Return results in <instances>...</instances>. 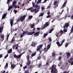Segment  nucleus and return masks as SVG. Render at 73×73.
<instances>
[{
  "label": "nucleus",
  "instance_id": "nucleus-1",
  "mask_svg": "<svg viewBox=\"0 0 73 73\" xmlns=\"http://www.w3.org/2000/svg\"><path fill=\"white\" fill-rule=\"evenodd\" d=\"M16 3H17V1H14L12 5H11L9 7L8 10L9 11V10H11L13 8H14L15 9H16L17 8V5H16Z\"/></svg>",
  "mask_w": 73,
  "mask_h": 73
},
{
  "label": "nucleus",
  "instance_id": "nucleus-2",
  "mask_svg": "<svg viewBox=\"0 0 73 73\" xmlns=\"http://www.w3.org/2000/svg\"><path fill=\"white\" fill-rule=\"evenodd\" d=\"M51 73H57L58 72V71L57 69H56V66L54 64L52 65L51 67Z\"/></svg>",
  "mask_w": 73,
  "mask_h": 73
},
{
  "label": "nucleus",
  "instance_id": "nucleus-3",
  "mask_svg": "<svg viewBox=\"0 0 73 73\" xmlns=\"http://www.w3.org/2000/svg\"><path fill=\"white\" fill-rule=\"evenodd\" d=\"M43 46V45H42V44L39 45L37 46L36 48V51H37V52H38V51L39 50L40 52V54H41L42 51V50H40V49H41V48Z\"/></svg>",
  "mask_w": 73,
  "mask_h": 73
},
{
  "label": "nucleus",
  "instance_id": "nucleus-4",
  "mask_svg": "<svg viewBox=\"0 0 73 73\" xmlns=\"http://www.w3.org/2000/svg\"><path fill=\"white\" fill-rule=\"evenodd\" d=\"M26 16H27V15H24L23 16L21 17L20 18H18L17 19V22H19L20 21H21V22H22L25 19Z\"/></svg>",
  "mask_w": 73,
  "mask_h": 73
},
{
  "label": "nucleus",
  "instance_id": "nucleus-5",
  "mask_svg": "<svg viewBox=\"0 0 73 73\" xmlns=\"http://www.w3.org/2000/svg\"><path fill=\"white\" fill-rule=\"evenodd\" d=\"M37 8L31 10V12H35V11H36V10H38L40 9V6H38L37 7Z\"/></svg>",
  "mask_w": 73,
  "mask_h": 73
},
{
  "label": "nucleus",
  "instance_id": "nucleus-6",
  "mask_svg": "<svg viewBox=\"0 0 73 73\" xmlns=\"http://www.w3.org/2000/svg\"><path fill=\"white\" fill-rule=\"evenodd\" d=\"M22 55V54H21L19 55H16V54H15L14 55V58H20L21 57V56Z\"/></svg>",
  "mask_w": 73,
  "mask_h": 73
},
{
  "label": "nucleus",
  "instance_id": "nucleus-7",
  "mask_svg": "<svg viewBox=\"0 0 73 73\" xmlns=\"http://www.w3.org/2000/svg\"><path fill=\"white\" fill-rule=\"evenodd\" d=\"M58 2L57 1H54V5H56L54 7V8H56V7H58V4L57 5H56L57 4H58Z\"/></svg>",
  "mask_w": 73,
  "mask_h": 73
},
{
  "label": "nucleus",
  "instance_id": "nucleus-8",
  "mask_svg": "<svg viewBox=\"0 0 73 73\" xmlns=\"http://www.w3.org/2000/svg\"><path fill=\"white\" fill-rule=\"evenodd\" d=\"M66 54L67 56V58H69L70 57V53H69V52H66Z\"/></svg>",
  "mask_w": 73,
  "mask_h": 73
},
{
  "label": "nucleus",
  "instance_id": "nucleus-9",
  "mask_svg": "<svg viewBox=\"0 0 73 73\" xmlns=\"http://www.w3.org/2000/svg\"><path fill=\"white\" fill-rule=\"evenodd\" d=\"M33 4V7H35V8H37L38 7H40V6H38V5H37V4H35V3L34 2H33L32 3Z\"/></svg>",
  "mask_w": 73,
  "mask_h": 73
},
{
  "label": "nucleus",
  "instance_id": "nucleus-10",
  "mask_svg": "<svg viewBox=\"0 0 73 73\" xmlns=\"http://www.w3.org/2000/svg\"><path fill=\"white\" fill-rule=\"evenodd\" d=\"M34 33H35V31H33L32 32H29L27 33V35H33Z\"/></svg>",
  "mask_w": 73,
  "mask_h": 73
},
{
  "label": "nucleus",
  "instance_id": "nucleus-11",
  "mask_svg": "<svg viewBox=\"0 0 73 73\" xmlns=\"http://www.w3.org/2000/svg\"><path fill=\"white\" fill-rule=\"evenodd\" d=\"M14 20V19H12L10 21V24H11V27H12V25H13V24Z\"/></svg>",
  "mask_w": 73,
  "mask_h": 73
},
{
  "label": "nucleus",
  "instance_id": "nucleus-12",
  "mask_svg": "<svg viewBox=\"0 0 73 73\" xmlns=\"http://www.w3.org/2000/svg\"><path fill=\"white\" fill-rule=\"evenodd\" d=\"M65 26H64L63 27V28L64 29H65V27H66V28H68V27H69V23H66L65 24Z\"/></svg>",
  "mask_w": 73,
  "mask_h": 73
},
{
  "label": "nucleus",
  "instance_id": "nucleus-13",
  "mask_svg": "<svg viewBox=\"0 0 73 73\" xmlns=\"http://www.w3.org/2000/svg\"><path fill=\"white\" fill-rule=\"evenodd\" d=\"M36 53H37V51H35V52L32 53L31 55V57H34L36 54Z\"/></svg>",
  "mask_w": 73,
  "mask_h": 73
},
{
  "label": "nucleus",
  "instance_id": "nucleus-14",
  "mask_svg": "<svg viewBox=\"0 0 73 73\" xmlns=\"http://www.w3.org/2000/svg\"><path fill=\"white\" fill-rule=\"evenodd\" d=\"M7 14L5 13L4 14L2 17V19H4L5 18V17L7 16Z\"/></svg>",
  "mask_w": 73,
  "mask_h": 73
},
{
  "label": "nucleus",
  "instance_id": "nucleus-15",
  "mask_svg": "<svg viewBox=\"0 0 73 73\" xmlns=\"http://www.w3.org/2000/svg\"><path fill=\"white\" fill-rule=\"evenodd\" d=\"M16 66V65L15 64H13L11 66V69H12V70Z\"/></svg>",
  "mask_w": 73,
  "mask_h": 73
},
{
  "label": "nucleus",
  "instance_id": "nucleus-16",
  "mask_svg": "<svg viewBox=\"0 0 73 73\" xmlns=\"http://www.w3.org/2000/svg\"><path fill=\"white\" fill-rule=\"evenodd\" d=\"M39 34H40V32H37L34 34V36L36 35V36H38L39 35Z\"/></svg>",
  "mask_w": 73,
  "mask_h": 73
},
{
  "label": "nucleus",
  "instance_id": "nucleus-17",
  "mask_svg": "<svg viewBox=\"0 0 73 73\" xmlns=\"http://www.w3.org/2000/svg\"><path fill=\"white\" fill-rule=\"evenodd\" d=\"M56 53H55L54 52H53L52 53V57H53V58H55L56 57Z\"/></svg>",
  "mask_w": 73,
  "mask_h": 73
},
{
  "label": "nucleus",
  "instance_id": "nucleus-18",
  "mask_svg": "<svg viewBox=\"0 0 73 73\" xmlns=\"http://www.w3.org/2000/svg\"><path fill=\"white\" fill-rule=\"evenodd\" d=\"M15 41V38L13 37L12 38V40L11 41L10 43L13 44V41Z\"/></svg>",
  "mask_w": 73,
  "mask_h": 73
},
{
  "label": "nucleus",
  "instance_id": "nucleus-19",
  "mask_svg": "<svg viewBox=\"0 0 73 73\" xmlns=\"http://www.w3.org/2000/svg\"><path fill=\"white\" fill-rule=\"evenodd\" d=\"M12 49L11 48L9 50H8V51H7V53L8 54L11 53H12Z\"/></svg>",
  "mask_w": 73,
  "mask_h": 73
},
{
  "label": "nucleus",
  "instance_id": "nucleus-20",
  "mask_svg": "<svg viewBox=\"0 0 73 73\" xmlns=\"http://www.w3.org/2000/svg\"><path fill=\"white\" fill-rule=\"evenodd\" d=\"M37 43H33L32 44L31 46H33V47H35V46H35L36 45H37Z\"/></svg>",
  "mask_w": 73,
  "mask_h": 73
},
{
  "label": "nucleus",
  "instance_id": "nucleus-21",
  "mask_svg": "<svg viewBox=\"0 0 73 73\" xmlns=\"http://www.w3.org/2000/svg\"><path fill=\"white\" fill-rule=\"evenodd\" d=\"M19 46V44H15V45H14L13 46L12 48L13 49H15V46Z\"/></svg>",
  "mask_w": 73,
  "mask_h": 73
},
{
  "label": "nucleus",
  "instance_id": "nucleus-22",
  "mask_svg": "<svg viewBox=\"0 0 73 73\" xmlns=\"http://www.w3.org/2000/svg\"><path fill=\"white\" fill-rule=\"evenodd\" d=\"M51 44H48L47 46V49H48V50H49V49H50V46H51Z\"/></svg>",
  "mask_w": 73,
  "mask_h": 73
},
{
  "label": "nucleus",
  "instance_id": "nucleus-23",
  "mask_svg": "<svg viewBox=\"0 0 73 73\" xmlns=\"http://www.w3.org/2000/svg\"><path fill=\"white\" fill-rule=\"evenodd\" d=\"M56 44H57L59 46H62V45H61V44H60V42H56Z\"/></svg>",
  "mask_w": 73,
  "mask_h": 73
},
{
  "label": "nucleus",
  "instance_id": "nucleus-24",
  "mask_svg": "<svg viewBox=\"0 0 73 73\" xmlns=\"http://www.w3.org/2000/svg\"><path fill=\"white\" fill-rule=\"evenodd\" d=\"M26 64H27V66H29V64H31V61L30 60H29L27 61V63H26Z\"/></svg>",
  "mask_w": 73,
  "mask_h": 73
},
{
  "label": "nucleus",
  "instance_id": "nucleus-25",
  "mask_svg": "<svg viewBox=\"0 0 73 73\" xmlns=\"http://www.w3.org/2000/svg\"><path fill=\"white\" fill-rule=\"evenodd\" d=\"M22 31H23V34L24 35H25L26 34H27V33H28V31H23V30H22Z\"/></svg>",
  "mask_w": 73,
  "mask_h": 73
},
{
  "label": "nucleus",
  "instance_id": "nucleus-26",
  "mask_svg": "<svg viewBox=\"0 0 73 73\" xmlns=\"http://www.w3.org/2000/svg\"><path fill=\"white\" fill-rule=\"evenodd\" d=\"M3 27H1L0 28V32H1V33L3 32Z\"/></svg>",
  "mask_w": 73,
  "mask_h": 73
},
{
  "label": "nucleus",
  "instance_id": "nucleus-27",
  "mask_svg": "<svg viewBox=\"0 0 73 73\" xmlns=\"http://www.w3.org/2000/svg\"><path fill=\"white\" fill-rule=\"evenodd\" d=\"M73 59L72 58H71L70 59H69L68 60L69 63H70L71 62H72V61Z\"/></svg>",
  "mask_w": 73,
  "mask_h": 73
},
{
  "label": "nucleus",
  "instance_id": "nucleus-28",
  "mask_svg": "<svg viewBox=\"0 0 73 73\" xmlns=\"http://www.w3.org/2000/svg\"><path fill=\"white\" fill-rule=\"evenodd\" d=\"M33 17V16L32 15H30L28 17V19L29 20H30V19H32V18Z\"/></svg>",
  "mask_w": 73,
  "mask_h": 73
},
{
  "label": "nucleus",
  "instance_id": "nucleus-29",
  "mask_svg": "<svg viewBox=\"0 0 73 73\" xmlns=\"http://www.w3.org/2000/svg\"><path fill=\"white\" fill-rule=\"evenodd\" d=\"M4 37H5V36L4 35L1 36V38H3H3L2 39L3 41L4 39Z\"/></svg>",
  "mask_w": 73,
  "mask_h": 73
},
{
  "label": "nucleus",
  "instance_id": "nucleus-30",
  "mask_svg": "<svg viewBox=\"0 0 73 73\" xmlns=\"http://www.w3.org/2000/svg\"><path fill=\"white\" fill-rule=\"evenodd\" d=\"M24 35L23 34V33H21V34H20V37L21 38H22V37H24V36H24Z\"/></svg>",
  "mask_w": 73,
  "mask_h": 73
},
{
  "label": "nucleus",
  "instance_id": "nucleus-31",
  "mask_svg": "<svg viewBox=\"0 0 73 73\" xmlns=\"http://www.w3.org/2000/svg\"><path fill=\"white\" fill-rule=\"evenodd\" d=\"M65 39H63V40H62V43H61V45H62V44L65 41Z\"/></svg>",
  "mask_w": 73,
  "mask_h": 73
},
{
  "label": "nucleus",
  "instance_id": "nucleus-32",
  "mask_svg": "<svg viewBox=\"0 0 73 73\" xmlns=\"http://www.w3.org/2000/svg\"><path fill=\"white\" fill-rule=\"evenodd\" d=\"M40 2H41V0H38L36 3L37 4H40Z\"/></svg>",
  "mask_w": 73,
  "mask_h": 73
},
{
  "label": "nucleus",
  "instance_id": "nucleus-33",
  "mask_svg": "<svg viewBox=\"0 0 73 73\" xmlns=\"http://www.w3.org/2000/svg\"><path fill=\"white\" fill-rule=\"evenodd\" d=\"M8 64L6 63V65L4 67L5 69L6 68H8Z\"/></svg>",
  "mask_w": 73,
  "mask_h": 73
},
{
  "label": "nucleus",
  "instance_id": "nucleus-34",
  "mask_svg": "<svg viewBox=\"0 0 73 73\" xmlns=\"http://www.w3.org/2000/svg\"><path fill=\"white\" fill-rule=\"evenodd\" d=\"M18 46H16L15 48V50H16L17 52H18V50H19V48H18V47H17Z\"/></svg>",
  "mask_w": 73,
  "mask_h": 73
},
{
  "label": "nucleus",
  "instance_id": "nucleus-35",
  "mask_svg": "<svg viewBox=\"0 0 73 73\" xmlns=\"http://www.w3.org/2000/svg\"><path fill=\"white\" fill-rule=\"evenodd\" d=\"M53 30H54V29H51L49 32V33H51L53 31Z\"/></svg>",
  "mask_w": 73,
  "mask_h": 73
},
{
  "label": "nucleus",
  "instance_id": "nucleus-36",
  "mask_svg": "<svg viewBox=\"0 0 73 73\" xmlns=\"http://www.w3.org/2000/svg\"><path fill=\"white\" fill-rule=\"evenodd\" d=\"M46 26H47V25L45 24L44 25V27L42 28V29H45V28Z\"/></svg>",
  "mask_w": 73,
  "mask_h": 73
},
{
  "label": "nucleus",
  "instance_id": "nucleus-37",
  "mask_svg": "<svg viewBox=\"0 0 73 73\" xmlns=\"http://www.w3.org/2000/svg\"><path fill=\"white\" fill-rule=\"evenodd\" d=\"M42 66V64H39L38 68H40V67Z\"/></svg>",
  "mask_w": 73,
  "mask_h": 73
},
{
  "label": "nucleus",
  "instance_id": "nucleus-38",
  "mask_svg": "<svg viewBox=\"0 0 73 73\" xmlns=\"http://www.w3.org/2000/svg\"><path fill=\"white\" fill-rule=\"evenodd\" d=\"M42 11H43L45 9V7L44 6H42L41 7Z\"/></svg>",
  "mask_w": 73,
  "mask_h": 73
},
{
  "label": "nucleus",
  "instance_id": "nucleus-39",
  "mask_svg": "<svg viewBox=\"0 0 73 73\" xmlns=\"http://www.w3.org/2000/svg\"><path fill=\"white\" fill-rule=\"evenodd\" d=\"M44 13H42L40 14L39 15V16H42L44 15Z\"/></svg>",
  "mask_w": 73,
  "mask_h": 73
},
{
  "label": "nucleus",
  "instance_id": "nucleus-40",
  "mask_svg": "<svg viewBox=\"0 0 73 73\" xmlns=\"http://www.w3.org/2000/svg\"><path fill=\"white\" fill-rule=\"evenodd\" d=\"M8 54H7L5 56L4 58L5 59L7 57H8Z\"/></svg>",
  "mask_w": 73,
  "mask_h": 73
},
{
  "label": "nucleus",
  "instance_id": "nucleus-41",
  "mask_svg": "<svg viewBox=\"0 0 73 73\" xmlns=\"http://www.w3.org/2000/svg\"><path fill=\"white\" fill-rule=\"evenodd\" d=\"M32 65H30L28 68V69H32Z\"/></svg>",
  "mask_w": 73,
  "mask_h": 73
},
{
  "label": "nucleus",
  "instance_id": "nucleus-42",
  "mask_svg": "<svg viewBox=\"0 0 73 73\" xmlns=\"http://www.w3.org/2000/svg\"><path fill=\"white\" fill-rule=\"evenodd\" d=\"M60 33L61 34V35H62V34H63V31L62 30H61L60 31Z\"/></svg>",
  "mask_w": 73,
  "mask_h": 73
},
{
  "label": "nucleus",
  "instance_id": "nucleus-43",
  "mask_svg": "<svg viewBox=\"0 0 73 73\" xmlns=\"http://www.w3.org/2000/svg\"><path fill=\"white\" fill-rule=\"evenodd\" d=\"M48 40L50 41H52V38L51 37L48 38Z\"/></svg>",
  "mask_w": 73,
  "mask_h": 73
},
{
  "label": "nucleus",
  "instance_id": "nucleus-44",
  "mask_svg": "<svg viewBox=\"0 0 73 73\" xmlns=\"http://www.w3.org/2000/svg\"><path fill=\"white\" fill-rule=\"evenodd\" d=\"M68 43H66V44L65 45V46L66 48L68 46Z\"/></svg>",
  "mask_w": 73,
  "mask_h": 73
},
{
  "label": "nucleus",
  "instance_id": "nucleus-45",
  "mask_svg": "<svg viewBox=\"0 0 73 73\" xmlns=\"http://www.w3.org/2000/svg\"><path fill=\"white\" fill-rule=\"evenodd\" d=\"M32 8H33V7H31L30 8H29V9H27V10L28 11H30V10H31V9H32Z\"/></svg>",
  "mask_w": 73,
  "mask_h": 73
},
{
  "label": "nucleus",
  "instance_id": "nucleus-46",
  "mask_svg": "<svg viewBox=\"0 0 73 73\" xmlns=\"http://www.w3.org/2000/svg\"><path fill=\"white\" fill-rule=\"evenodd\" d=\"M14 12L15 14H16V13H17V11L16 10H14Z\"/></svg>",
  "mask_w": 73,
  "mask_h": 73
},
{
  "label": "nucleus",
  "instance_id": "nucleus-47",
  "mask_svg": "<svg viewBox=\"0 0 73 73\" xmlns=\"http://www.w3.org/2000/svg\"><path fill=\"white\" fill-rule=\"evenodd\" d=\"M47 35H48V34H44V37H46Z\"/></svg>",
  "mask_w": 73,
  "mask_h": 73
},
{
  "label": "nucleus",
  "instance_id": "nucleus-48",
  "mask_svg": "<svg viewBox=\"0 0 73 73\" xmlns=\"http://www.w3.org/2000/svg\"><path fill=\"white\" fill-rule=\"evenodd\" d=\"M64 32H67V31H68V30H66V29H64Z\"/></svg>",
  "mask_w": 73,
  "mask_h": 73
},
{
  "label": "nucleus",
  "instance_id": "nucleus-49",
  "mask_svg": "<svg viewBox=\"0 0 73 73\" xmlns=\"http://www.w3.org/2000/svg\"><path fill=\"white\" fill-rule=\"evenodd\" d=\"M34 26H35V25H34V24H33V25H31V28H33L34 27Z\"/></svg>",
  "mask_w": 73,
  "mask_h": 73
},
{
  "label": "nucleus",
  "instance_id": "nucleus-50",
  "mask_svg": "<svg viewBox=\"0 0 73 73\" xmlns=\"http://www.w3.org/2000/svg\"><path fill=\"white\" fill-rule=\"evenodd\" d=\"M10 0H7V2L6 3V4H9V1Z\"/></svg>",
  "mask_w": 73,
  "mask_h": 73
},
{
  "label": "nucleus",
  "instance_id": "nucleus-51",
  "mask_svg": "<svg viewBox=\"0 0 73 73\" xmlns=\"http://www.w3.org/2000/svg\"><path fill=\"white\" fill-rule=\"evenodd\" d=\"M69 72L68 71L67 72H66V71H64L63 73H68Z\"/></svg>",
  "mask_w": 73,
  "mask_h": 73
},
{
  "label": "nucleus",
  "instance_id": "nucleus-52",
  "mask_svg": "<svg viewBox=\"0 0 73 73\" xmlns=\"http://www.w3.org/2000/svg\"><path fill=\"white\" fill-rule=\"evenodd\" d=\"M40 58V55H39L37 58V60H39Z\"/></svg>",
  "mask_w": 73,
  "mask_h": 73
},
{
  "label": "nucleus",
  "instance_id": "nucleus-53",
  "mask_svg": "<svg viewBox=\"0 0 73 73\" xmlns=\"http://www.w3.org/2000/svg\"><path fill=\"white\" fill-rule=\"evenodd\" d=\"M50 17V15H48V16H47L46 17V18H49V17Z\"/></svg>",
  "mask_w": 73,
  "mask_h": 73
},
{
  "label": "nucleus",
  "instance_id": "nucleus-54",
  "mask_svg": "<svg viewBox=\"0 0 73 73\" xmlns=\"http://www.w3.org/2000/svg\"><path fill=\"white\" fill-rule=\"evenodd\" d=\"M59 34V33H57V34L56 35V37H58V35Z\"/></svg>",
  "mask_w": 73,
  "mask_h": 73
},
{
  "label": "nucleus",
  "instance_id": "nucleus-55",
  "mask_svg": "<svg viewBox=\"0 0 73 73\" xmlns=\"http://www.w3.org/2000/svg\"><path fill=\"white\" fill-rule=\"evenodd\" d=\"M26 57L27 58H29V55H27Z\"/></svg>",
  "mask_w": 73,
  "mask_h": 73
},
{
  "label": "nucleus",
  "instance_id": "nucleus-56",
  "mask_svg": "<svg viewBox=\"0 0 73 73\" xmlns=\"http://www.w3.org/2000/svg\"><path fill=\"white\" fill-rule=\"evenodd\" d=\"M27 68V66H25L23 67V68L24 69H25L26 68Z\"/></svg>",
  "mask_w": 73,
  "mask_h": 73
},
{
  "label": "nucleus",
  "instance_id": "nucleus-57",
  "mask_svg": "<svg viewBox=\"0 0 73 73\" xmlns=\"http://www.w3.org/2000/svg\"><path fill=\"white\" fill-rule=\"evenodd\" d=\"M39 11V10H37L35 12V13H37Z\"/></svg>",
  "mask_w": 73,
  "mask_h": 73
},
{
  "label": "nucleus",
  "instance_id": "nucleus-58",
  "mask_svg": "<svg viewBox=\"0 0 73 73\" xmlns=\"http://www.w3.org/2000/svg\"><path fill=\"white\" fill-rule=\"evenodd\" d=\"M47 1V0H44V1L42 2V3H46V2Z\"/></svg>",
  "mask_w": 73,
  "mask_h": 73
},
{
  "label": "nucleus",
  "instance_id": "nucleus-59",
  "mask_svg": "<svg viewBox=\"0 0 73 73\" xmlns=\"http://www.w3.org/2000/svg\"><path fill=\"white\" fill-rule=\"evenodd\" d=\"M21 4V2H19L18 3V5H20V4Z\"/></svg>",
  "mask_w": 73,
  "mask_h": 73
},
{
  "label": "nucleus",
  "instance_id": "nucleus-60",
  "mask_svg": "<svg viewBox=\"0 0 73 73\" xmlns=\"http://www.w3.org/2000/svg\"><path fill=\"white\" fill-rule=\"evenodd\" d=\"M58 60H61V56L59 57Z\"/></svg>",
  "mask_w": 73,
  "mask_h": 73
},
{
  "label": "nucleus",
  "instance_id": "nucleus-61",
  "mask_svg": "<svg viewBox=\"0 0 73 73\" xmlns=\"http://www.w3.org/2000/svg\"><path fill=\"white\" fill-rule=\"evenodd\" d=\"M3 57V55L2 54H1V55H0V58H1V57Z\"/></svg>",
  "mask_w": 73,
  "mask_h": 73
},
{
  "label": "nucleus",
  "instance_id": "nucleus-62",
  "mask_svg": "<svg viewBox=\"0 0 73 73\" xmlns=\"http://www.w3.org/2000/svg\"><path fill=\"white\" fill-rule=\"evenodd\" d=\"M70 65H73V61H72V62H71Z\"/></svg>",
  "mask_w": 73,
  "mask_h": 73
},
{
  "label": "nucleus",
  "instance_id": "nucleus-63",
  "mask_svg": "<svg viewBox=\"0 0 73 73\" xmlns=\"http://www.w3.org/2000/svg\"><path fill=\"white\" fill-rule=\"evenodd\" d=\"M47 15H49V14H50V11H49L47 13Z\"/></svg>",
  "mask_w": 73,
  "mask_h": 73
},
{
  "label": "nucleus",
  "instance_id": "nucleus-64",
  "mask_svg": "<svg viewBox=\"0 0 73 73\" xmlns=\"http://www.w3.org/2000/svg\"><path fill=\"white\" fill-rule=\"evenodd\" d=\"M28 51L30 53H32V51L30 50H29Z\"/></svg>",
  "mask_w": 73,
  "mask_h": 73
}]
</instances>
